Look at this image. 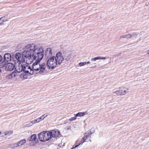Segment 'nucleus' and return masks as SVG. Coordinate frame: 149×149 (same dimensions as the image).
<instances>
[{
  "instance_id": "obj_9",
  "label": "nucleus",
  "mask_w": 149,
  "mask_h": 149,
  "mask_svg": "<svg viewBox=\"0 0 149 149\" xmlns=\"http://www.w3.org/2000/svg\"><path fill=\"white\" fill-rule=\"evenodd\" d=\"M15 68V65L13 64L9 63L7 64L6 67V69L8 71H11L13 70Z\"/></svg>"
},
{
  "instance_id": "obj_31",
  "label": "nucleus",
  "mask_w": 149,
  "mask_h": 149,
  "mask_svg": "<svg viewBox=\"0 0 149 149\" xmlns=\"http://www.w3.org/2000/svg\"><path fill=\"white\" fill-rule=\"evenodd\" d=\"M76 117L75 116L74 117H72L70 118L69 120L70 121H73V120H75L76 119Z\"/></svg>"
},
{
  "instance_id": "obj_1",
  "label": "nucleus",
  "mask_w": 149,
  "mask_h": 149,
  "mask_svg": "<svg viewBox=\"0 0 149 149\" xmlns=\"http://www.w3.org/2000/svg\"><path fill=\"white\" fill-rule=\"evenodd\" d=\"M46 65L49 69H53L56 66L57 67H65L67 63L64 61V58L60 52L57 53L56 56H53L47 61Z\"/></svg>"
},
{
  "instance_id": "obj_11",
  "label": "nucleus",
  "mask_w": 149,
  "mask_h": 149,
  "mask_svg": "<svg viewBox=\"0 0 149 149\" xmlns=\"http://www.w3.org/2000/svg\"><path fill=\"white\" fill-rule=\"evenodd\" d=\"M51 137H56L58 136L59 134V132L57 130H53L49 132Z\"/></svg>"
},
{
  "instance_id": "obj_29",
  "label": "nucleus",
  "mask_w": 149,
  "mask_h": 149,
  "mask_svg": "<svg viewBox=\"0 0 149 149\" xmlns=\"http://www.w3.org/2000/svg\"><path fill=\"white\" fill-rule=\"evenodd\" d=\"M4 22V20L3 17L0 18V24H1Z\"/></svg>"
},
{
  "instance_id": "obj_42",
  "label": "nucleus",
  "mask_w": 149,
  "mask_h": 149,
  "mask_svg": "<svg viewBox=\"0 0 149 149\" xmlns=\"http://www.w3.org/2000/svg\"><path fill=\"white\" fill-rule=\"evenodd\" d=\"M1 72V69H0V73Z\"/></svg>"
},
{
  "instance_id": "obj_19",
  "label": "nucleus",
  "mask_w": 149,
  "mask_h": 149,
  "mask_svg": "<svg viewBox=\"0 0 149 149\" xmlns=\"http://www.w3.org/2000/svg\"><path fill=\"white\" fill-rule=\"evenodd\" d=\"M120 89L119 90L116 91L115 92H113V93H116L117 95H123L122 91L121 90H120V88H119Z\"/></svg>"
},
{
  "instance_id": "obj_27",
  "label": "nucleus",
  "mask_w": 149,
  "mask_h": 149,
  "mask_svg": "<svg viewBox=\"0 0 149 149\" xmlns=\"http://www.w3.org/2000/svg\"><path fill=\"white\" fill-rule=\"evenodd\" d=\"M36 121L35 120L31 121L29 123V124L30 126L32 125L33 124L36 123Z\"/></svg>"
},
{
  "instance_id": "obj_36",
  "label": "nucleus",
  "mask_w": 149,
  "mask_h": 149,
  "mask_svg": "<svg viewBox=\"0 0 149 149\" xmlns=\"http://www.w3.org/2000/svg\"><path fill=\"white\" fill-rule=\"evenodd\" d=\"M47 115H48L47 113H46L44 114L42 116H43V117L44 118H45L47 116Z\"/></svg>"
},
{
  "instance_id": "obj_10",
  "label": "nucleus",
  "mask_w": 149,
  "mask_h": 149,
  "mask_svg": "<svg viewBox=\"0 0 149 149\" xmlns=\"http://www.w3.org/2000/svg\"><path fill=\"white\" fill-rule=\"evenodd\" d=\"M23 66L21 63H19L18 65H16L15 68V70L18 73H20L23 70Z\"/></svg>"
},
{
  "instance_id": "obj_39",
  "label": "nucleus",
  "mask_w": 149,
  "mask_h": 149,
  "mask_svg": "<svg viewBox=\"0 0 149 149\" xmlns=\"http://www.w3.org/2000/svg\"><path fill=\"white\" fill-rule=\"evenodd\" d=\"M3 60L2 57L0 55V62H1Z\"/></svg>"
},
{
  "instance_id": "obj_13",
  "label": "nucleus",
  "mask_w": 149,
  "mask_h": 149,
  "mask_svg": "<svg viewBox=\"0 0 149 149\" xmlns=\"http://www.w3.org/2000/svg\"><path fill=\"white\" fill-rule=\"evenodd\" d=\"M24 61L28 65L30 64L33 61V59L32 58L31 56H27L26 57L24 58Z\"/></svg>"
},
{
  "instance_id": "obj_40",
  "label": "nucleus",
  "mask_w": 149,
  "mask_h": 149,
  "mask_svg": "<svg viewBox=\"0 0 149 149\" xmlns=\"http://www.w3.org/2000/svg\"><path fill=\"white\" fill-rule=\"evenodd\" d=\"M147 54L149 56V50L147 51Z\"/></svg>"
},
{
  "instance_id": "obj_33",
  "label": "nucleus",
  "mask_w": 149,
  "mask_h": 149,
  "mask_svg": "<svg viewBox=\"0 0 149 149\" xmlns=\"http://www.w3.org/2000/svg\"><path fill=\"white\" fill-rule=\"evenodd\" d=\"M38 119H39V120L40 121H41V120H43L44 118L43 117V116H41L40 117L38 118Z\"/></svg>"
},
{
  "instance_id": "obj_23",
  "label": "nucleus",
  "mask_w": 149,
  "mask_h": 149,
  "mask_svg": "<svg viewBox=\"0 0 149 149\" xmlns=\"http://www.w3.org/2000/svg\"><path fill=\"white\" fill-rule=\"evenodd\" d=\"M71 55L70 54L66 56L65 58V60L67 61H69L71 58Z\"/></svg>"
},
{
  "instance_id": "obj_21",
  "label": "nucleus",
  "mask_w": 149,
  "mask_h": 149,
  "mask_svg": "<svg viewBox=\"0 0 149 149\" xmlns=\"http://www.w3.org/2000/svg\"><path fill=\"white\" fill-rule=\"evenodd\" d=\"M85 115L84 112H79L76 114L75 115L76 117L83 116Z\"/></svg>"
},
{
  "instance_id": "obj_22",
  "label": "nucleus",
  "mask_w": 149,
  "mask_h": 149,
  "mask_svg": "<svg viewBox=\"0 0 149 149\" xmlns=\"http://www.w3.org/2000/svg\"><path fill=\"white\" fill-rule=\"evenodd\" d=\"M26 140L24 139L20 141L19 142H18V144L20 145V146H21L25 143H26Z\"/></svg>"
},
{
  "instance_id": "obj_34",
  "label": "nucleus",
  "mask_w": 149,
  "mask_h": 149,
  "mask_svg": "<svg viewBox=\"0 0 149 149\" xmlns=\"http://www.w3.org/2000/svg\"><path fill=\"white\" fill-rule=\"evenodd\" d=\"M14 145H15L14 146L16 147H17L19 146H20V145H19V144H18V143H16Z\"/></svg>"
},
{
  "instance_id": "obj_12",
  "label": "nucleus",
  "mask_w": 149,
  "mask_h": 149,
  "mask_svg": "<svg viewBox=\"0 0 149 149\" xmlns=\"http://www.w3.org/2000/svg\"><path fill=\"white\" fill-rule=\"evenodd\" d=\"M45 52V56L46 58H49V57H51L52 56V50L51 48H47Z\"/></svg>"
},
{
  "instance_id": "obj_5",
  "label": "nucleus",
  "mask_w": 149,
  "mask_h": 149,
  "mask_svg": "<svg viewBox=\"0 0 149 149\" xmlns=\"http://www.w3.org/2000/svg\"><path fill=\"white\" fill-rule=\"evenodd\" d=\"M11 60V56L9 53H6L4 56L3 61L0 63V67H3L8 62Z\"/></svg>"
},
{
  "instance_id": "obj_26",
  "label": "nucleus",
  "mask_w": 149,
  "mask_h": 149,
  "mask_svg": "<svg viewBox=\"0 0 149 149\" xmlns=\"http://www.w3.org/2000/svg\"><path fill=\"white\" fill-rule=\"evenodd\" d=\"M13 133V131H11L10 132H8L4 133V134L5 135H8V136L10 135L12 133Z\"/></svg>"
},
{
  "instance_id": "obj_6",
  "label": "nucleus",
  "mask_w": 149,
  "mask_h": 149,
  "mask_svg": "<svg viewBox=\"0 0 149 149\" xmlns=\"http://www.w3.org/2000/svg\"><path fill=\"white\" fill-rule=\"evenodd\" d=\"M23 71L27 74L32 75L34 72L33 69L32 70L30 66L26 65H23Z\"/></svg>"
},
{
  "instance_id": "obj_44",
  "label": "nucleus",
  "mask_w": 149,
  "mask_h": 149,
  "mask_svg": "<svg viewBox=\"0 0 149 149\" xmlns=\"http://www.w3.org/2000/svg\"><path fill=\"white\" fill-rule=\"evenodd\" d=\"M1 134V132H0V134Z\"/></svg>"
},
{
  "instance_id": "obj_28",
  "label": "nucleus",
  "mask_w": 149,
  "mask_h": 149,
  "mask_svg": "<svg viewBox=\"0 0 149 149\" xmlns=\"http://www.w3.org/2000/svg\"><path fill=\"white\" fill-rule=\"evenodd\" d=\"M83 144V143H80L78 145H73L72 146V148H71V149H74V148H75L77 147L79 145L81 144L82 145Z\"/></svg>"
},
{
  "instance_id": "obj_35",
  "label": "nucleus",
  "mask_w": 149,
  "mask_h": 149,
  "mask_svg": "<svg viewBox=\"0 0 149 149\" xmlns=\"http://www.w3.org/2000/svg\"><path fill=\"white\" fill-rule=\"evenodd\" d=\"M91 133H92V132H91V131H88V134L87 135H89V136L90 137H91Z\"/></svg>"
},
{
  "instance_id": "obj_3",
  "label": "nucleus",
  "mask_w": 149,
  "mask_h": 149,
  "mask_svg": "<svg viewBox=\"0 0 149 149\" xmlns=\"http://www.w3.org/2000/svg\"><path fill=\"white\" fill-rule=\"evenodd\" d=\"M44 50L42 47H38L33 52L32 57L35 62H40L43 56Z\"/></svg>"
},
{
  "instance_id": "obj_7",
  "label": "nucleus",
  "mask_w": 149,
  "mask_h": 149,
  "mask_svg": "<svg viewBox=\"0 0 149 149\" xmlns=\"http://www.w3.org/2000/svg\"><path fill=\"white\" fill-rule=\"evenodd\" d=\"M37 48L36 45L35 44H30L25 47L24 49L33 53V52Z\"/></svg>"
},
{
  "instance_id": "obj_16",
  "label": "nucleus",
  "mask_w": 149,
  "mask_h": 149,
  "mask_svg": "<svg viewBox=\"0 0 149 149\" xmlns=\"http://www.w3.org/2000/svg\"><path fill=\"white\" fill-rule=\"evenodd\" d=\"M126 38L127 39H128L129 38H132V37H134V36L136 37L137 35H138V34L136 33H132V34H126Z\"/></svg>"
},
{
  "instance_id": "obj_20",
  "label": "nucleus",
  "mask_w": 149,
  "mask_h": 149,
  "mask_svg": "<svg viewBox=\"0 0 149 149\" xmlns=\"http://www.w3.org/2000/svg\"><path fill=\"white\" fill-rule=\"evenodd\" d=\"M90 63V61L88 62H81L79 63V66L81 67L84 65L87 64H89Z\"/></svg>"
},
{
  "instance_id": "obj_25",
  "label": "nucleus",
  "mask_w": 149,
  "mask_h": 149,
  "mask_svg": "<svg viewBox=\"0 0 149 149\" xmlns=\"http://www.w3.org/2000/svg\"><path fill=\"white\" fill-rule=\"evenodd\" d=\"M89 137V135H88L86 133H85L84 137L83 138V139L84 141H85L87 139L88 137Z\"/></svg>"
},
{
  "instance_id": "obj_14",
  "label": "nucleus",
  "mask_w": 149,
  "mask_h": 149,
  "mask_svg": "<svg viewBox=\"0 0 149 149\" xmlns=\"http://www.w3.org/2000/svg\"><path fill=\"white\" fill-rule=\"evenodd\" d=\"M31 52L24 49V51L22 52V54L24 56V58H25L27 56L29 57L31 56Z\"/></svg>"
},
{
  "instance_id": "obj_43",
  "label": "nucleus",
  "mask_w": 149,
  "mask_h": 149,
  "mask_svg": "<svg viewBox=\"0 0 149 149\" xmlns=\"http://www.w3.org/2000/svg\"><path fill=\"white\" fill-rule=\"evenodd\" d=\"M119 54L118 55H120V54H121V53H119Z\"/></svg>"
},
{
  "instance_id": "obj_24",
  "label": "nucleus",
  "mask_w": 149,
  "mask_h": 149,
  "mask_svg": "<svg viewBox=\"0 0 149 149\" xmlns=\"http://www.w3.org/2000/svg\"><path fill=\"white\" fill-rule=\"evenodd\" d=\"M121 90L122 91L123 95H124L128 92V89L124 88L123 90Z\"/></svg>"
},
{
  "instance_id": "obj_46",
  "label": "nucleus",
  "mask_w": 149,
  "mask_h": 149,
  "mask_svg": "<svg viewBox=\"0 0 149 149\" xmlns=\"http://www.w3.org/2000/svg\"><path fill=\"white\" fill-rule=\"evenodd\" d=\"M84 141L83 142H82V143H84Z\"/></svg>"
},
{
  "instance_id": "obj_45",
  "label": "nucleus",
  "mask_w": 149,
  "mask_h": 149,
  "mask_svg": "<svg viewBox=\"0 0 149 149\" xmlns=\"http://www.w3.org/2000/svg\"><path fill=\"white\" fill-rule=\"evenodd\" d=\"M89 7H90V6H89L88 7V8Z\"/></svg>"
},
{
  "instance_id": "obj_17",
  "label": "nucleus",
  "mask_w": 149,
  "mask_h": 149,
  "mask_svg": "<svg viewBox=\"0 0 149 149\" xmlns=\"http://www.w3.org/2000/svg\"><path fill=\"white\" fill-rule=\"evenodd\" d=\"M106 58L105 57H101L100 56H97L94 58H92L91 59V61H92L95 62L97 60L104 59Z\"/></svg>"
},
{
  "instance_id": "obj_18",
  "label": "nucleus",
  "mask_w": 149,
  "mask_h": 149,
  "mask_svg": "<svg viewBox=\"0 0 149 149\" xmlns=\"http://www.w3.org/2000/svg\"><path fill=\"white\" fill-rule=\"evenodd\" d=\"M17 75V74L15 72H12L11 74H9L8 75V78L10 79L14 77Z\"/></svg>"
},
{
  "instance_id": "obj_32",
  "label": "nucleus",
  "mask_w": 149,
  "mask_h": 149,
  "mask_svg": "<svg viewBox=\"0 0 149 149\" xmlns=\"http://www.w3.org/2000/svg\"><path fill=\"white\" fill-rule=\"evenodd\" d=\"M122 38H126V35H124L120 36V39Z\"/></svg>"
},
{
  "instance_id": "obj_4",
  "label": "nucleus",
  "mask_w": 149,
  "mask_h": 149,
  "mask_svg": "<svg viewBox=\"0 0 149 149\" xmlns=\"http://www.w3.org/2000/svg\"><path fill=\"white\" fill-rule=\"evenodd\" d=\"M39 140L41 141L45 142L49 140L51 138L50 132L48 131H44L38 134Z\"/></svg>"
},
{
  "instance_id": "obj_2",
  "label": "nucleus",
  "mask_w": 149,
  "mask_h": 149,
  "mask_svg": "<svg viewBox=\"0 0 149 149\" xmlns=\"http://www.w3.org/2000/svg\"><path fill=\"white\" fill-rule=\"evenodd\" d=\"M46 64L44 63H40V62H35L33 64V69L34 72L42 74L46 72Z\"/></svg>"
},
{
  "instance_id": "obj_38",
  "label": "nucleus",
  "mask_w": 149,
  "mask_h": 149,
  "mask_svg": "<svg viewBox=\"0 0 149 149\" xmlns=\"http://www.w3.org/2000/svg\"><path fill=\"white\" fill-rule=\"evenodd\" d=\"M101 62V61H98L97 62V65H98V66H100V63Z\"/></svg>"
},
{
  "instance_id": "obj_15",
  "label": "nucleus",
  "mask_w": 149,
  "mask_h": 149,
  "mask_svg": "<svg viewBox=\"0 0 149 149\" xmlns=\"http://www.w3.org/2000/svg\"><path fill=\"white\" fill-rule=\"evenodd\" d=\"M29 141H35L37 142L38 140L36 137V134H33L31 136L30 138L29 139Z\"/></svg>"
},
{
  "instance_id": "obj_41",
  "label": "nucleus",
  "mask_w": 149,
  "mask_h": 149,
  "mask_svg": "<svg viewBox=\"0 0 149 149\" xmlns=\"http://www.w3.org/2000/svg\"><path fill=\"white\" fill-rule=\"evenodd\" d=\"M147 6H149V3L146 5Z\"/></svg>"
},
{
  "instance_id": "obj_37",
  "label": "nucleus",
  "mask_w": 149,
  "mask_h": 149,
  "mask_svg": "<svg viewBox=\"0 0 149 149\" xmlns=\"http://www.w3.org/2000/svg\"><path fill=\"white\" fill-rule=\"evenodd\" d=\"M35 121H36V123H38L40 122L38 118L37 119H35Z\"/></svg>"
},
{
  "instance_id": "obj_30",
  "label": "nucleus",
  "mask_w": 149,
  "mask_h": 149,
  "mask_svg": "<svg viewBox=\"0 0 149 149\" xmlns=\"http://www.w3.org/2000/svg\"><path fill=\"white\" fill-rule=\"evenodd\" d=\"M96 63L95 62L93 63L92 64H91V65H94V66L91 67V68H95L96 67V65H95Z\"/></svg>"
},
{
  "instance_id": "obj_8",
  "label": "nucleus",
  "mask_w": 149,
  "mask_h": 149,
  "mask_svg": "<svg viewBox=\"0 0 149 149\" xmlns=\"http://www.w3.org/2000/svg\"><path fill=\"white\" fill-rule=\"evenodd\" d=\"M15 57L16 59L19 62H23L24 58L23 55L22 54L20 53H16L15 55Z\"/></svg>"
}]
</instances>
